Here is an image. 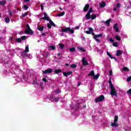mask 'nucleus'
<instances>
[{"mask_svg":"<svg viewBox=\"0 0 131 131\" xmlns=\"http://www.w3.org/2000/svg\"><path fill=\"white\" fill-rule=\"evenodd\" d=\"M108 84L111 90V95L112 97L113 96H115V97H117V91H116V89L114 88V85L113 84H112V81H111V78H110L108 80Z\"/></svg>","mask_w":131,"mask_h":131,"instance_id":"obj_1","label":"nucleus"},{"mask_svg":"<svg viewBox=\"0 0 131 131\" xmlns=\"http://www.w3.org/2000/svg\"><path fill=\"white\" fill-rule=\"evenodd\" d=\"M91 33L92 35H93V38L95 39L96 41L100 43L101 42V40L98 38L99 37H102V36H103V34H99L96 35L95 34V33H94V31H92V32H91Z\"/></svg>","mask_w":131,"mask_h":131,"instance_id":"obj_2","label":"nucleus"},{"mask_svg":"<svg viewBox=\"0 0 131 131\" xmlns=\"http://www.w3.org/2000/svg\"><path fill=\"white\" fill-rule=\"evenodd\" d=\"M25 34H30L31 35L33 34V31L30 29V27L29 24L27 25V29L25 31Z\"/></svg>","mask_w":131,"mask_h":131,"instance_id":"obj_3","label":"nucleus"},{"mask_svg":"<svg viewBox=\"0 0 131 131\" xmlns=\"http://www.w3.org/2000/svg\"><path fill=\"white\" fill-rule=\"evenodd\" d=\"M117 121H118V116H115V120L114 122L112 123L111 126H113V127L119 126V125L117 124Z\"/></svg>","mask_w":131,"mask_h":131,"instance_id":"obj_4","label":"nucleus"},{"mask_svg":"<svg viewBox=\"0 0 131 131\" xmlns=\"http://www.w3.org/2000/svg\"><path fill=\"white\" fill-rule=\"evenodd\" d=\"M62 32H70V33L71 34H73L74 33V30H71L70 28H64L61 29Z\"/></svg>","mask_w":131,"mask_h":131,"instance_id":"obj_5","label":"nucleus"},{"mask_svg":"<svg viewBox=\"0 0 131 131\" xmlns=\"http://www.w3.org/2000/svg\"><path fill=\"white\" fill-rule=\"evenodd\" d=\"M104 99H105V97L104 96V95H101L95 99V103H98V102H102V101H104Z\"/></svg>","mask_w":131,"mask_h":131,"instance_id":"obj_6","label":"nucleus"},{"mask_svg":"<svg viewBox=\"0 0 131 131\" xmlns=\"http://www.w3.org/2000/svg\"><path fill=\"white\" fill-rule=\"evenodd\" d=\"M44 17H41V20H47V21H49L50 20V18H49V16H48V14H47V13L45 12L43 13Z\"/></svg>","mask_w":131,"mask_h":131,"instance_id":"obj_7","label":"nucleus"},{"mask_svg":"<svg viewBox=\"0 0 131 131\" xmlns=\"http://www.w3.org/2000/svg\"><path fill=\"white\" fill-rule=\"evenodd\" d=\"M53 72V69H48L45 71H43V73L44 74H48L49 73H52Z\"/></svg>","mask_w":131,"mask_h":131,"instance_id":"obj_8","label":"nucleus"},{"mask_svg":"<svg viewBox=\"0 0 131 131\" xmlns=\"http://www.w3.org/2000/svg\"><path fill=\"white\" fill-rule=\"evenodd\" d=\"M82 65H83V66H86L89 65V62H88V61H86V60H85V58L84 57H83L82 59Z\"/></svg>","mask_w":131,"mask_h":131,"instance_id":"obj_9","label":"nucleus"},{"mask_svg":"<svg viewBox=\"0 0 131 131\" xmlns=\"http://www.w3.org/2000/svg\"><path fill=\"white\" fill-rule=\"evenodd\" d=\"M26 53L27 52H25V51H22L20 52V55L21 57H23V58H25L28 56V55H27Z\"/></svg>","mask_w":131,"mask_h":131,"instance_id":"obj_10","label":"nucleus"},{"mask_svg":"<svg viewBox=\"0 0 131 131\" xmlns=\"http://www.w3.org/2000/svg\"><path fill=\"white\" fill-rule=\"evenodd\" d=\"M89 9H90V4H87L85 5L84 8L83 9V11L84 12H86L87 11H89Z\"/></svg>","mask_w":131,"mask_h":131,"instance_id":"obj_11","label":"nucleus"},{"mask_svg":"<svg viewBox=\"0 0 131 131\" xmlns=\"http://www.w3.org/2000/svg\"><path fill=\"white\" fill-rule=\"evenodd\" d=\"M93 31H94V29L91 27H89V31H86L85 33H86V34H91Z\"/></svg>","mask_w":131,"mask_h":131,"instance_id":"obj_12","label":"nucleus"},{"mask_svg":"<svg viewBox=\"0 0 131 131\" xmlns=\"http://www.w3.org/2000/svg\"><path fill=\"white\" fill-rule=\"evenodd\" d=\"M114 29L116 30V32H118V31H119V28L118 27V26H117V24H114Z\"/></svg>","mask_w":131,"mask_h":131,"instance_id":"obj_13","label":"nucleus"},{"mask_svg":"<svg viewBox=\"0 0 131 131\" xmlns=\"http://www.w3.org/2000/svg\"><path fill=\"white\" fill-rule=\"evenodd\" d=\"M37 29L39 30V31H43V29H45V27L38 26Z\"/></svg>","mask_w":131,"mask_h":131,"instance_id":"obj_14","label":"nucleus"},{"mask_svg":"<svg viewBox=\"0 0 131 131\" xmlns=\"http://www.w3.org/2000/svg\"><path fill=\"white\" fill-rule=\"evenodd\" d=\"M85 17L87 20H90V19H91V13L87 12L85 16Z\"/></svg>","mask_w":131,"mask_h":131,"instance_id":"obj_15","label":"nucleus"},{"mask_svg":"<svg viewBox=\"0 0 131 131\" xmlns=\"http://www.w3.org/2000/svg\"><path fill=\"white\" fill-rule=\"evenodd\" d=\"M122 55V53L121 52V50H118L117 51L116 55L118 57H119L120 56H121Z\"/></svg>","mask_w":131,"mask_h":131,"instance_id":"obj_16","label":"nucleus"},{"mask_svg":"<svg viewBox=\"0 0 131 131\" xmlns=\"http://www.w3.org/2000/svg\"><path fill=\"white\" fill-rule=\"evenodd\" d=\"M6 4H7V2L5 1H0V6L4 7L5 6Z\"/></svg>","mask_w":131,"mask_h":131,"instance_id":"obj_17","label":"nucleus"},{"mask_svg":"<svg viewBox=\"0 0 131 131\" xmlns=\"http://www.w3.org/2000/svg\"><path fill=\"white\" fill-rule=\"evenodd\" d=\"M49 21L51 26H53V27H56V25L55 24V23H54V22H53V21H52V19H49Z\"/></svg>","mask_w":131,"mask_h":131,"instance_id":"obj_18","label":"nucleus"},{"mask_svg":"<svg viewBox=\"0 0 131 131\" xmlns=\"http://www.w3.org/2000/svg\"><path fill=\"white\" fill-rule=\"evenodd\" d=\"M62 72V70H54V73L55 74H59V73H61Z\"/></svg>","mask_w":131,"mask_h":131,"instance_id":"obj_19","label":"nucleus"},{"mask_svg":"<svg viewBox=\"0 0 131 131\" xmlns=\"http://www.w3.org/2000/svg\"><path fill=\"white\" fill-rule=\"evenodd\" d=\"M15 41L17 42L18 43H21L22 42V40H21V38H17L15 39Z\"/></svg>","mask_w":131,"mask_h":131,"instance_id":"obj_20","label":"nucleus"},{"mask_svg":"<svg viewBox=\"0 0 131 131\" xmlns=\"http://www.w3.org/2000/svg\"><path fill=\"white\" fill-rule=\"evenodd\" d=\"M91 20H95V19L97 18V15L93 14L91 15Z\"/></svg>","mask_w":131,"mask_h":131,"instance_id":"obj_21","label":"nucleus"},{"mask_svg":"<svg viewBox=\"0 0 131 131\" xmlns=\"http://www.w3.org/2000/svg\"><path fill=\"white\" fill-rule=\"evenodd\" d=\"M64 15H65V12L63 11L61 13L57 14V16L58 17H62V16H64Z\"/></svg>","mask_w":131,"mask_h":131,"instance_id":"obj_22","label":"nucleus"},{"mask_svg":"<svg viewBox=\"0 0 131 131\" xmlns=\"http://www.w3.org/2000/svg\"><path fill=\"white\" fill-rule=\"evenodd\" d=\"M115 37L116 40H118L119 41H120V40H121V37L118 35L115 36Z\"/></svg>","mask_w":131,"mask_h":131,"instance_id":"obj_23","label":"nucleus"},{"mask_svg":"<svg viewBox=\"0 0 131 131\" xmlns=\"http://www.w3.org/2000/svg\"><path fill=\"white\" fill-rule=\"evenodd\" d=\"M95 75V72L94 71H92L89 74L88 76H94Z\"/></svg>","mask_w":131,"mask_h":131,"instance_id":"obj_24","label":"nucleus"},{"mask_svg":"<svg viewBox=\"0 0 131 131\" xmlns=\"http://www.w3.org/2000/svg\"><path fill=\"white\" fill-rule=\"evenodd\" d=\"M49 49H51V50H56V46H50L48 47Z\"/></svg>","mask_w":131,"mask_h":131,"instance_id":"obj_25","label":"nucleus"},{"mask_svg":"<svg viewBox=\"0 0 131 131\" xmlns=\"http://www.w3.org/2000/svg\"><path fill=\"white\" fill-rule=\"evenodd\" d=\"M100 76V74L98 73L96 75H94L93 76V77L94 78V79H98V78H99Z\"/></svg>","mask_w":131,"mask_h":131,"instance_id":"obj_26","label":"nucleus"},{"mask_svg":"<svg viewBox=\"0 0 131 131\" xmlns=\"http://www.w3.org/2000/svg\"><path fill=\"white\" fill-rule=\"evenodd\" d=\"M99 6L100 8H104V7L106 6V3H105V2H102Z\"/></svg>","mask_w":131,"mask_h":131,"instance_id":"obj_27","label":"nucleus"},{"mask_svg":"<svg viewBox=\"0 0 131 131\" xmlns=\"http://www.w3.org/2000/svg\"><path fill=\"white\" fill-rule=\"evenodd\" d=\"M20 39L22 40H26L27 39V36H23L21 37Z\"/></svg>","mask_w":131,"mask_h":131,"instance_id":"obj_28","label":"nucleus"},{"mask_svg":"<svg viewBox=\"0 0 131 131\" xmlns=\"http://www.w3.org/2000/svg\"><path fill=\"white\" fill-rule=\"evenodd\" d=\"M111 21V18H110L109 19L105 21V24L106 25H110V22Z\"/></svg>","mask_w":131,"mask_h":131,"instance_id":"obj_29","label":"nucleus"},{"mask_svg":"<svg viewBox=\"0 0 131 131\" xmlns=\"http://www.w3.org/2000/svg\"><path fill=\"white\" fill-rule=\"evenodd\" d=\"M25 52V53H28L29 52V47L26 46Z\"/></svg>","mask_w":131,"mask_h":131,"instance_id":"obj_30","label":"nucleus"},{"mask_svg":"<svg viewBox=\"0 0 131 131\" xmlns=\"http://www.w3.org/2000/svg\"><path fill=\"white\" fill-rule=\"evenodd\" d=\"M122 70H123V71H128H128H129V69L127 67H125L123 68Z\"/></svg>","mask_w":131,"mask_h":131,"instance_id":"obj_31","label":"nucleus"},{"mask_svg":"<svg viewBox=\"0 0 131 131\" xmlns=\"http://www.w3.org/2000/svg\"><path fill=\"white\" fill-rule=\"evenodd\" d=\"M58 46H59L61 50H63V49H64V44H63V43H59V44H58Z\"/></svg>","mask_w":131,"mask_h":131,"instance_id":"obj_32","label":"nucleus"},{"mask_svg":"<svg viewBox=\"0 0 131 131\" xmlns=\"http://www.w3.org/2000/svg\"><path fill=\"white\" fill-rule=\"evenodd\" d=\"M33 84H36V85H38V83H37V78H36L34 80Z\"/></svg>","mask_w":131,"mask_h":131,"instance_id":"obj_33","label":"nucleus"},{"mask_svg":"<svg viewBox=\"0 0 131 131\" xmlns=\"http://www.w3.org/2000/svg\"><path fill=\"white\" fill-rule=\"evenodd\" d=\"M106 54H107V56H108V57H110V58H111V59H112L113 58V56H112V55H111V54L110 53H109V52H107Z\"/></svg>","mask_w":131,"mask_h":131,"instance_id":"obj_34","label":"nucleus"},{"mask_svg":"<svg viewBox=\"0 0 131 131\" xmlns=\"http://www.w3.org/2000/svg\"><path fill=\"white\" fill-rule=\"evenodd\" d=\"M5 22H6V23H10V18H9V17H6V18H5Z\"/></svg>","mask_w":131,"mask_h":131,"instance_id":"obj_35","label":"nucleus"},{"mask_svg":"<svg viewBox=\"0 0 131 131\" xmlns=\"http://www.w3.org/2000/svg\"><path fill=\"white\" fill-rule=\"evenodd\" d=\"M113 47H115L116 48H117V47H118V43L117 42H114L113 43Z\"/></svg>","mask_w":131,"mask_h":131,"instance_id":"obj_36","label":"nucleus"},{"mask_svg":"<svg viewBox=\"0 0 131 131\" xmlns=\"http://www.w3.org/2000/svg\"><path fill=\"white\" fill-rule=\"evenodd\" d=\"M69 50L70 51V52H75V48L73 47V48H70Z\"/></svg>","mask_w":131,"mask_h":131,"instance_id":"obj_37","label":"nucleus"},{"mask_svg":"<svg viewBox=\"0 0 131 131\" xmlns=\"http://www.w3.org/2000/svg\"><path fill=\"white\" fill-rule=\"evenodd\" d=\"M70 67H71V68L75 69V68H76V64H72L71 65Z\"/></svg>","mask_w":131,"mask_h":131,"instance_id":"obj_38","label":"nucleus"},{"mask_svg":"<svg viewBox=\"0 0 131 131\" xmlns=\"http://www.w3.org/2000/svg\"><path fill=\"white\" fill-rule=\"evenodd\" d=\"M78 50H80V51H81L82 52H85V50L81 47H78Z\"/></svg>","mask_w":131,"mask_h":131,"instance_id":"obj_39","label":"nucleus"},{"mask_svg":"<svg viewBox=\"0 0 131 131\" xmlns=\"http://www.w3.org/2000/svg\"><path fill=\"white\" fill-rule=\"evenodd\" d=\"M93 12V7H90L89 10L88 11V13H89L91 14V13H92Z\"/></svg>","mask_w":131,"mask_h":131,"instance_id":"obj_40","label":"nucleus"},{"mask_svg":"<svg viewBox=\"0 0 131 131\" xmlns=\"http://www.w3.org/2000/svg\"><path fill=\"white\" fill-rule=\"evenodd\" d=\"M28 8H29V7L27 5L24 6V10H25V11H27V10H28Z\"/></svg>","mask_w":131,"mask_h":131,"instance_id":"obj_41","label":"nucleus"},{"mask_svg":"<svg viewBox=\"0 0 131 131\" xmlns=\"http://www.w3.org/2000/svg\"><path fill=\"white\" fill-rule=\"evenodd\" d=\"M28 15V12H26L22 14L21 17H26Z\"/></svg>","mask_w":131,"mask_h":131,"instance_id":"obj_42","label":"nucleus"},{"mask_svg":"<svg viewBox=\"0 0 131 131\" xmlns=\"http://www.w3.org/2000/svg\"><path fill=\"white\" fill-rule=\"evenodd\" d=\"M58 101H59V97H55L54 98V101L56 103H57Z\"/></svg>","mask_w":131,"mask_h":131,"instance_id":"obj_43","label":"nucleus"},{"mask_svg":"<svg viewBox=\"0 0 131 131\" xmlns=\"http://www.w3.org/2000/svg\"><path fill=\"white\" fill-rule=\"evenodd\" d=\"M121 7V5H120V3H117L116 5V8H118V9H119Z\"/></svg>","mask_w":131,"mask_h":131,"instance_id":"obj_44","label":"nucleus"},{"mask_svg":"<svg viewBox=\"0 0 131 131\" xmlns=\"http://www.w3.org/2000/svg\"><path fill=\"white\" fill-rule=\"evenodd\" d=\"M54 93H55V94H60V90L58 89H57L54 91Z\"/></svg>","mask_w":131,"mask_h":131,"instance_id":"obj_45","label":"nucleus"},{"mask_svg":"<svg viewBox=\"0 0 131 131\" xmlns=\"http://www.w3.org/2000/svg\"><path fill=\"white\" fill-rule=\"evenodd\" d=\"M47 27L49 28V29H51L52 28V26L49 24H47Z\"/></svg>","mask_w":131,"mask_h":131,"instance_id":"obj_46","label":"nucleus"},{"mask_svg":"<svg viewBox=\"0 0 131 131\" xmlns=\"http://www.w3.org/2000/svg\"><path fill=\"white\" fill-rule=\"evenodd\" d=\"M42 81L45 82H48L49 81H48V80H47V79L46 78H43L42 79Z\"/></svg>","mask_w":131,"mask_h":131,"instance_id":"obj_47","label":"nucleus"},{"mask_svg":"<svg viewBox=\"0 0 131 131\" xmlns=\"http://www.w3.org/2000/svg\"><path fill=\"white\" fill-rule=\"evenodd\" d=\"M63 75H64V76H65L66 77H67L68 76V75H67V72H64L63 73Z\"/></svg>","mask_w":131,"mask_h":131,"instance_id":"obj_48","label":"nucleus"},{"mask_svg":"<svg viewBox=\"0 0 131 131\" xmlns=\"http://www.w3.org/2000/svg\"><path fill=\"white\" fill-rule=\"evenodd\" d=\"M126 80H127V81L128 82H129V81H130V80H131V76L128 77V78H127Z\"/></svg>","mask_w":131,"mask_h":131,"instance_id":"obj_49","label":"nucleus"},{"mask_svg":"<svg viewBox=\"0 0 131 131\" xmlns=\"http://www.w3.org/2000/svg\"><path fill=\"white\" fill-rule=\"evenodd\" d=\"M68 75H71L72 74V71H69L67 72Z\"/></svg>","mask_w":131,"mask_h":131,"instance_id":"obj_50","label":"nucleus"},{"mask_svg":"<svg viewBox=\"0 0 131 131\" xmlns=\"http://www.w3.org/2000/svg\"><path fill=\"white\" fill-rule=\"evenodd\" d=\"M8 13H9L10 16H12V15L13 14L12 11H11L10 10H8Z\"/></svg>","mask_w":131,"mask_h":131,"instance_id":"obj_51","label":"nucleus"},{"mask_svg":"<svg viewBox=\"0 0 131 131\" xmlns=\"http://www.w3.org/2000/svg\"><path fill=\"white\" fill-rule=\"evenodd\" d=\"M109 40L111 41V42H114V40L112 38H110Z\"/></svg>","mask_w":131,"mask_h":131,"instance_id":"obj_52","label":"nucleus"},{"mask_svg":"<svg viewBox=\"0 0 131 131\" xmlns=\"http://www.w3.org/2000/svg\"><path fill=\"white\" fill-rule=\"evenodd\" d=\"M40 6H41V10H42V11H43V5L41 4Z\"/></svg>","mask_w":131,"mask_h":131,"instance_id":"obj_53","label":"nucleus"},{"mask_svg":"<svg viewBox=\"0 0 131 131\" xmlns=\"http://www.w3.org/2000/svg\"><path fill=\"white\" fill-rule=\"evenodd\" d=\"M110 76H112V70L110 71Z\"/></svg>","mask_w":131,"mask_h":131,"instance_id":"obj_54","label":"nucleus"},{"mask_svg":"<svg viewBox=\"0 0 131 131\" xmlns=\"http://www.w3.org/2000/svg\"><path fill=\"white\" fill-rule=\"evenodd\" d=\"M117 10V7H115L114 8V9H113V11H114V12H115V11H116Z\"/></svg>","mask_w":131,"mask_h":131,"instance_id":"obj_55","label":"nucleus"},{"mask_svg":"<svg viewBox=\"0 0 131 131\" xmlns=\"http://www.w3.org/2000/svg\"><path fill=\"white\" fill-rule=\"evenodd\" d=\"M25 3H28V2H30V0H24Z\"/></svg>","mask_w":131,"mask_h":131,"instance_id":"obj_56","label":"nucleus"},{"mask_svg":"<svg viewBox=\"0 0 131 131\" xmlns=\"http://www.w3.org/2000/svg\"><path fill=\"white\" fill-rule=\"evenodd\" d=\"M45 35H46V33L45 32L42 33V36H45Z\"/></svg>","mask_w":131,"mask_h":131,"instance_id":"obj_57","label":"nucleus"},{"mask_svg":"<svg viewBox=\"0 0 131 131\" xmlns=\"http://www.w3.org/2000/svg\"><path fill=\"white\" fill-rule=\"evenodd\" d=\"M75 29H79V26H76Z\"/></svg>","mask_w":131,"mask_h":131,"instance_id":"obj_58","label":"nucleus"},{"mask_svg":"<svg viewBox=\"0 0 131 131\" xmlns=\"http://www.w3.org/2000/svg\"><path fill=\"white\" fill-rule=\"evenodd\" d=\"M61 54L62 53H58V57H60L61 56Z\"/></svg>","mask_w":131,"mask_h":131,"instance_id":"obj_59","label":"nucleus"},{"mask_svg":"<svg viewBox=\"0 0 131 131\" xmlns=\"http://www.w3.org/2000/svg\"><path fill=\"white\" fill-rule=\"evenodd\" d=\"M112 59H114V60H115L116 61V60H117V59L114 57H113V58Z\"/></svg>","mask_w":131,"mask_h":131,"instance_id":"obj_60","label":"nucleus"},{"mask_svg":"<svg viewBox=\"0 0 131 131\" xmlns=\"http://www.w3.org/2000/svg\"><path fill=\"white\" fill-rule=\"evenodd\" d=\"M79 85H80V83H78L77 84V86H79Z\"/></svg>","mask_w":131,"mask_h":131,"instance_id":"obj_61","label":"nucleus"},{"mask_svg":"<svg viewBox=\"0 0 131 131\" xmlns=\"http://www.w3.org/2000/svg\"><path fill=\"white\" fill-rule=\"evenodd\" d=\"M83 108H86V105H83Z\"/></svg>","mask_w":131,"mask_h":131,"instance_id":"obj_62","label":"nucleus"},{"mask_svg":"<svg viewBox=\"0 0 131 131\" xmlns=\"http://www.w3.org/2000/svg\"><path fill=\"white\" fill-rule=\"evenodd\" d=\"M66 66H69V64H68V63H66Z\"/></svg>","mask_w":131,"mask_h":131,"instance_id":"obj_63","label":"nucleus"},{"mask_svg":"<svg viewBox=\"0 0 131 131\" xmlns=\"http://www.w3.org/2000/svg\"><path fill=\"white\" fill-rule=\"evenodd\" d=\"M130 4V7L131 8V2H129Z\"/></svg>","mask_w":131,"mask_h":131,"instance_id":"obj_64","label":"nucleus"}]
</instances>
